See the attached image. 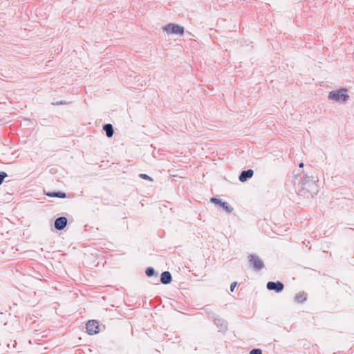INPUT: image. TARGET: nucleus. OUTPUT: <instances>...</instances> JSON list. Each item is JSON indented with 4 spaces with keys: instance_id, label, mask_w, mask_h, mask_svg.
Here are the masks:
<instances>
[{
    "instance_id": "obj_1",
    "label": "nucleus",
    "mask_w": 354,
    "mask_h": 354,
    "mask_svg": "<svg viewBox=\"0 0 354 354\" xmlns=\"http://www.w3.org/2000/svg\"><path fill=\"white\" fill-rule=\"evenodd\" d=\"M330 102L338 104H345L348 101L350 96L346 88H340L330 91L327 97Z\"/></svg>"
},
{
    "instance_id": "obj_20",
    "label": "nucleus",
    "mask_w": 354,
    "mask_h": 354,
    "mask_svg": "<svg viewBox=\"0 0 354 354\" xmlns=\"http://www.w3.org/2000/svg\"><path fill=\"white\" fill-rule=\"evenodd\" d=\"M299 167L300 168L303 167H304V163L303 162L299 163Z\"/></svg>"
},
{
    "instance_id": "obj_7",
    "label": "nucleus",
    "mask_w": 354,
    "mask_h": 354,
    "mask_svg": "<svg viewBox=\"0 0 354 354\" xmlns=\"http://www.w3.org/2000/svg\"><path fill=\"white\" fill-rule=\"evenodd\" d=\"M266 288L269 290H274L276 292H280L283 289V284L279 281H277V282L270 281L267 283Z\"/></svg>"
},
{
    "instance_id": "obj_10",
    "label": "nucleus",
    "mask_w": 354,
    "mask_h": 354,
    "mask_svg": "<svg viewBox=\"0 0 354 354\" xmlns=\"http://www.w3.org/2000/svg\"><path fill=\"white\" fill-rule=\"evenodd\" d=\"M172 280L171 274L168 271H165L161 274L160 281L162 284H168Z\"/></svg>"
},
{
    "instance_id": "obj_3",
    "label": "nucleus",
    "mask_w": 354,
    "mask_h": 354,
    "mask_svg": "<svg viewBox=\"0 0 354 354\" xmlns=\"http://www.w3.org/2000/svg\"><path fill=\"white\" fill-rule=\"evenodd\" d=\"M163 32L167 35H183L184 34V27L178 24L169 23L162 28Z\"/></svg>"
},
{
    "instance_id": "obj_11",
    "label": "nucleus",
    "mask_w": 354,
    "mask_h": 354,
    "mask_svg": "<svg viewBox=\"0 0 354 354\" xmlns=\"http://www.w3.org/2000/svg\"><path fill=\"white\" fill-rule=\"evenodd\" d=\"M214 323L220 330L225 331L227 328V322L221 319L214 317Z\"/></svg>"
},
{
    "instance_id": "obj_2",
    "label": "nucleus",
    "mask_w": 354,
    "mask_h": 354,
    "mask_svg": "<svg viewBox=\"0 0 354 354\" xmlns=\"http://www.w3.org/2000/svg\"><path fill=\"white\" fill-rule=\"evenodd\" d=\"M302 188L314 197L319 192L317 180L313 177L306 176L302 180Z\"/></svg>"
},
{
    "instance_id": "obj_19",
    "label": "nucleus",
    "mask_w": 354,
    "mask_h": 354,
    "mask_svg": "<svg viewBox=\"0 0 354 354\" xmlns=\"http://www.w3.org/2000/svg\"><path fill=\"white\" fill-rule=\"evenodd\" d=\"M236 282H233L231 285H230V290L232 292L234 291V289L235 288L236 286Z\"/></svg>"
},
{
    "instance_id": "obj_9",
    "label": "nucleus",
    "mask_w": 354,
    "mask_h": 354,
    "mask_svg": "<svg viewBox=\"0 0 354 354\" xmlns=\"http://www.w3.org/2000/svg\"><path fill=\"white\" fill-rule=\"evenodd\" d=\"M253 174H254V171L252 169H248L246 171H243L239 177V180L241 181V182H245L246 181L248 178H250L252 177L253 176Z\"/></svg>"
},
{
    "instance_id": "obj_13",
    "label": "nucleus",
    "mask_w": 354,
    "mask_h": 354,
    "mask_svg": "<svg viewBox=\"0 0 354 354\" xmlns=\"http://www.w3.org/2000/svg\"><path fill=\"white\" fill-rule=\"evenodd\" d=\"M46 196L50 198H65L66 195L64 192H48L46 194Z\"/></svg>"
},
{
    "instance_id": "obj_14",
    "label": "nucleus",
    "mask_w": 354,
    "mask_h": 354,
    "mask_svg": "<svg viewBox=\"0 0 354 354\" xmlns=\"http://www.w3.org/2000/svg\"><path fill=\"white\" fill-rule=\"evenodd\" d=\"M306 300V294L305 292H299L295 296V301L297 303H303Z\"/></svg>"
},
{
    "instance_id": "obj_16",
    "label": "nucleus",
    "mask_w": 354,
    "mask_h": 354,
    "mask_svg": "<svg viewBox=\"0 0 354 354\" xmlns=\"http://www.w3.org/2000/svg\"><path fill=\"white\" fill-rule=\"evenodd\" d=\"M140 178H142V179H145V180H149V181H152L153 179L149 176L148 175L145 174H140L139 175Z\"/></svg>"
},
{
    "instance_id": "obj_12",
    "label": "nucleus",
    "mask_w": 354,
    "mask_h": 354,
    "mask_svg": "<svg viewBox=\"0 0 354 354\" xmlns=\"http://www.w3.org/2000/svg\"><path fill=\"white\" fill-rule=\"evenodd\" d=\"M103 129L106 132V135L108 138H111L114 133L113 126L111 124H106L104 125Z\"/></svg>"
},
{
    "instance_id": "obj_5",
    "label": "nucleus",
    "mask_w": 354,
    "mask_h": 354,
    "mask_svg": "<svg viewBox=\"0 0 354 354\" xmlns=\"http://www.w3.org/2000/svg\"><path fill=\"white\" fill-rule=\"evenodd\" d=\"M98 323L95 320H89L86 324V329L89 335H95L99 332Z\"/></svg>"
},
{
    "instance_id": "obj_6",
    "label": "nucleus",
    "mask_w": 354,
    "mask_h": 354,
    "mask_svg": "<svg viewBox=\"0 0 354 354\" xmlns=\"http://www.w3.org/2000/svg\"><path fill=\"white\" fill-rule=\"evenodd\" d=\"M211 202L215 205H218L223 208V209L227 212L231 213L233 211V208L226 202L221 201V199L213 197L211 198Z\"/></svg>"
},
{
    "instance_id": "obj_18",
    "label": "nucleus",
    "mask_w": 354,
    "mask_h": 354,
    "mask_svg": "<svg viewBox=\"0 0 354 354\" xmlns=\"http://www.w3.org/2000/svg\"><path fill=\"white\" fill-rule=\"evenodd\" d=\"M250 354H262V351L259 348H254L250 351Z\"/></svg>"
},
{
    "instance_id": "obj_15",
    "label": "nucleus",
    "mask_w": 354,
    "mask_h": 354,
    "mask_svg": "<svg viewBox=\"0 0 354 354\" xmlns=\"http://www.w3.org/2000/svg\"><path fill=\"white\" fill-rule=\"evenodd\" d=\"M146 274L148 276V277H151L154 274V270L152 268H148L147 270H146Z\"/></svg>"
},
{
    "instance_id": "obj_4",
    "label": "nucleus",
    "mask_w": 354,
    "mask_h": 354,
    "mask_svg": "<svg viewBox=\"0 0 354 354\" xmlns=\"http://www.w3.org/2000/svg\"><path fill=\"white\" fill-rule=\"evenodd\" d=\"M248 259L254 270H259L264 268V263L259 256L256 254H249Z\"/></svg>"
},
{
    "instance_id": "obj_17",
    "label": "nucleus",
    "mask_w": 354,
    "mask_h": 354,
    "mask_svg": "<svg viewBox=\"0 0 354 354\" xmlns=\"http://www.w3.org/2000/svg\"><path fill=\"white\" fill-rule=\"evenodd\" d=\"M7 174L4 171L0 172V185L3 183V180L6 177H7Z\"/></svg>"
},
{
    "instance_id": "obj_8",
    "label": "nucleus",
    "mask_w": 354,
    "mask_h": 354,
    "mask_svg": "<svg viewBox=\"0 0 354 354\" xmlns=\"http://www.w3.org/2000/svg\"><path fill=\"white\" fill-rule=\"evenodd\" d=\"M66 225L67 218L64 216L57 218L55 221V227L58 230L64 229Z\"/></svg>"
}]
</instances>
